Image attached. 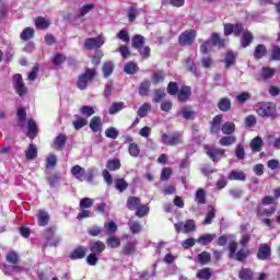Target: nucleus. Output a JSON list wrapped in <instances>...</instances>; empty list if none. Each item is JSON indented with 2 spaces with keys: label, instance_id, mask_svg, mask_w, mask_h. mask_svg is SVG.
Segmentation results:
<instances>
[{
  "label": "nucleus",
  "instance_id": "nucleus-22",
  "mask_svg": "<svg viewBox=\"0 0 280 280\" xmlns=\"http://www.w3.org/2000/svg\"><path fill=\"white\" fill-rule=\"evenodd\" d=\"M261 145H264V140H261L260 137L254 138L249 143V148H252L253 152H261Z\"/></svg>",
  "mask_w": 280,
  "mask_h": 280
},
{
  "label": "nucleus",
  "instance_id": "nucleus-63",
  "mask_svg": "<svg viewBox=\"0 0 280 280\" xmlns=\"http://www.w3.org/2000/svg\"><path fill=\"white\" fill-rule=\"evenodd\" d=\"M104 228L108 231L109 235L117 233V223H115L114 221L106 223Z\"/></svg>",
  "mask_w": 280,
  "mask_h": 280
},
{
  "label": "nucleus",
  "instance_id": "nucleus-34",
  "mask_svg": "<svg viewBox=\"0 0 280 280\" xmlns=\"http://www.w3.org/2000/svg\"><path fill=\"white\" fill-rule=\"evenodd\" d=\"M229 178L230 180H246V175L242 171H232Z\"/></svg>",
  "mask_w": 280,
  "mask_h": 280
},
{
  "label": "nucleus",
  "instance_id": "nucleus-56",
  "mask_svg": "<svg viewBox=\"0 0 280 280\" xmlns=\"http://www.w3.org/2000/svg\"><path fill=\"white\" fill-rule=\"evenodd\" d=\"M186 68L188 69V71H191L192 75H195L196 78L200 75V73H198V70L196 69V65H194V61L191 59L186 60Z\"/></svg>",
  "mask_w": 280,
  "mask_h": 280
},
{
  "label": "nucleus",
  "instance_id": "nucleus-33",
  "mask_svg": "<svg viewBox=\"0 0 280 280\" xmlns=\"http://www.w3.org/2000/svg\"><path fill=\"white\" fill-rule=\"evenodd\" d=\"M25 154H26V159H28L30 161L36 159L38 154V150L36 149V145L30 144V147L25 151Z\"/></svg>",
  "mask_w": 280,
  "mask_h": 280
},
{
  "label": "nucleus",
  "instance_id": "nucleus-48",
  "mask_svg": "<svg viewBox=\"0 0 280 280\" xmlns=\"http://www.w3.org/2000/svg\"><path fill=\"white\" fill-rule=\"evenodd\" d=\"M219 108H220V110H223L224 113H226V110H231V100L222 98L219 102Z\"/></svg>",
  "mask_w": 280,
  "mask_h": 280
},
{
  "label": "nucleus",
  "instance_id": "nucleus-51",
  "mask_svg": "<svg viewBox=\"0 0 280 280\" xmlns=\"http://www.w3.org/2000/svg\"><path fill=\"white\" fill-rule=\"evenodd\" d=\"M105 137H107V139H117V137H119V131L116 128L110 127L105 130Z\"/></svg>",
  "mask_w": 280,
  "mask_h": 280
},
{
  "label": "nucleus",
  "instance_id": "nucleus-14",
  "mask_svg": "<svg viewBox=\"0 0 280 280\" xmlns=\"http://www.w3.org/2000/svg\"><path fill=\"white\" fill-rule=\"evenodd\" d=\"M84 257H86V247L84 246H79L74 248L70 254V259L72 260L84 259Z\"/></svg>",
  "mask_w": 280,
  "mask_h": 280
},
{
  "label": "nucleus",
  "instance_id": "nucleus-28",
  "mask_svg": "<svg viewBox=\"0 0 280 280\" xmlns=\"http://www.w3.org/2000/svg\"><path fill=\"white\" fill-rule=\"evenodd\" d=\"M250 43H253V33H250L249 31H244L243 38L241 40L242 47H248Z\"/></svg>",
  "mask_w": 280,
  "mask_h": 280
},
{
  "label": "nucleus",
  "instance_id": "nucleus-58",
  "mask_svg": "<svg viewBox=\"0 0 280 280\" xmlns=\"http://www.w3.org/2000/svg\"><path fill=\"white\" fill-rule=\"evenodd\" d=\"M232 65H235V54H233V51H228L225 57V67L229 69Z\"/></svg>",
  "mask_w": 280,
  "mask_h": 280
},
{
  "label": "nucleus",
  "instance_id": "nucleus-3",
  "mask_svg": "<svg viewBox=\"0 0 280 280\" xmlns=\"http://www.w3.org/2000/svg\"><path fill=\"white\" fill-rule=\"evenodd\" d=\"M93 78H95V70L88 68L85 70V73H83L79 77V80L77 83L78 89H80V91H84V89H86V86H89V82H91L93 80Z\"/></svg>",
  "mask_w": 280,
  "mask_h": 280
},
{
  "label": "nucleus",
  "instance_id": "nucleus-52",
  "mask_svg": "<svg viewBox=\"0 0 280 280\" xmlns=\"http://www.w3.org/2000/svg\"><path fill=\"white\" fill-rule=\"evenodd\" d=\"M140 152H141V149L139 148V144H137V143L129 144L130 156L137 158V156H139Z\"/></svg>",
  "mask_w": 280,
  "mask_h": 280
},
{
  "label": "nucleus",
  "instance_id": "nucleus-19",
  "mask_svg": "<svg viewBox=\"0 0 280 280\" xmlns=\"http://www.w3.org/2000/svg\"><path fill=\"white\" fill-rule=\"evenodd\" d=\"M39 226H47L49 224V213L45 210H39L37 214Z\"/></svg>",
  "mask_w": 280,
  "mask_h": 280
},
{
  "label": "nucleus",
  "instance_id": "nucleus-18",
  "mask_svg": "<svg viewBox=\"0 0 280 280\" xmlns=\"http://www.w3.org/2000/svg\"><path fill=\"white\" fill-rule=\"evenodd\" d=\"M128 226H129V231H131L133 235H137L143 231V225L139 223V221L130 220L128 222Z\"/></svg>",
  "mask_w": 280,
  "mask_h": 280
},
{
  "label": "nucleus",
  "instance_id": "nucleus-26",
  "mask_svg": "<svg viewBox=\"0 0 280 280\" xmlns=\"http://www.w3.org/2000/svg\"><path fill=\"white\" fill-rule=\"evenodd\" d=\"M222 125V116L218 115L212 119L211 122V132L215 133V132H220V128Z\"/></svg>",
  "mask_w": 280,
  "mask_h": 280
},
{
  "label": "nucleus",
  "instance_id": "nucleus-35",
  "mask_svg": "<svg viewBox=\"0 0 280 280\" xmlns=\"http://www.w3.org/2000/svg\"><path fill=\"white\" fill-rule=\"evenodd\" d=\"M144 43H145V37H143L142 35H136L132 38V47H135L136 49H141Z\"/></svg>",
  "mask_w": 280,
  "mask_h": 280
},
{
  "label": "nucleus",
  "instance_id": "nucleus-59",
  "mask_svg": "<svg viewBox=\"0 0 280 280\" xmlns=\"http://www.w3.org/2000/svg\"><path fill=\"white\" fill-rule=\"evenodd\" d=\"M212 47H213V43L211 40H207V42L201 44L200 52L201 54H209V51H211Z\"/></svg>",
  "mask_w": 280,
  "mask_h": 280
},
{
  "label": "nucleus",
  "instance_id": "nucleus-62",
  "mask_svg": "<svg viewBox=\"0 0 280 280\" xmlns=\"http://www.w3.org/2000/svg\"><path fill=\"white\" fill-rule=\"evenodd\" d=\"M7 261L9 264H19V254H16L15 252H10L9 254H7Z\"/></svg>",
  "mask_w": 280,
  "mask_h": 280
},
{
  "label": "nucleus",
  "instance_id": "nucleus-12",
  "mask_svg": "<svg viewBox=\"0 0 280 280\" xmlns=\"http://www.w3.org/2000/svg\"><path fill=\"white\" fill-rule=\"evenodd\" d=\"M70 172L77 180H80V183H82V180H84V176H86V171L80 165H74Z\"/></svg>",
  "mask_w": 280,
  "mask_h": 280
},
{
  "label": "nucleus",
  "instance_id": "nucleus-4",
  "mask_svg": "<svg viewBox=\"0 0 280 280\" xmlns=\"http://www.w3.org/2000/svg\"><path fill=\"white\" fill-rule=\"evenodd\" d=\"M178 42H179V45H182L183 47H189L194 45V43L196 42V31L189 30V31L183 32L179 35Z\"/></svg>",
  "mask_w": 280,
  "mask_h": 280
},
{
  "label": "nucleus",
  "instance_id": "nucleus-32",
  "mask_svg": "<svg viewBox=\"0 0 280 280\" xmlns=\"http://www.w3.org/2000/svg\"><path fill=\"white\" fill-rule=\"evenodd\" d=\"M107 246H109V248H119L121 246V241H119V238H117V236L112 234L107 238Z\"/></svg>",
  "mask_w": 280,
  "mask_h": 280
},
{
  "label": "nucleus",
  "instance_id": "nucleus-61",
  "mask_svg": "<svg viewBox=\"0 0 280 280\" xmlns=\"http://www.w3.org/2000/svg\"><path fill=\"white\" fill-rule=\"evenodd\" d=\"M148 91H150V81H143L140 84L139 93L140 95H148Z\"/></svg>",
  "mask_w": 280,
  "mask_h": 280
},
{
  "label": "nucleus",
  "instance_id": "nucleus-46",
  "mask_svg": "<svg viewBox=\"0 0 280 280\" xmlns=\"http://www.w3.org/2000/svg\"><path fill=\"white\" fill-rule=\"evenodd\" d=\"M115 185L118 191H126L128 189V183L124 178L116 179Z\"/></svg>",
  "mask_w": 280,
  "mask_h": 280
},
{
  "label": "nucleus",
  "instance_id": "nucleus-13",
  "mask_svg": "<svg viewBox=\"0 0 280 280\" xmlns=\"http://www.w3.org/2000/svg\"><path fill=\"white\" fill-rule=\"evenodd\" d=\"M65 145H67V136L60 133L55 138L52 148L54 150H65Z\"/></svg>",
  "mask_w": 280,
  "mask_h": 280
},
{
  "label": "nucleus",
  "instance_id": "nucleus-37",
  "mask_svg": "<svg viewBox=\"0 0 280 280\" xmlns=\"http://www.w3.org/2000/svg\"><path fill=\"white\" fill-rule=\"evenodd\" d=\"M86 124H88V120L85 118L77 116V119L73 120L72 126L75 130H81V128H84Z\"/></svg>",
  "mask_w": 280,
  "mask_h": 280
},
{
  "label": "nucleus",
  "instance_id": "nucleus-9",
  "mask_svg": "<svg viewBox=\"0 0 280 280\" xmlns=\"http://www.w3.org/2000/svg\"><path fill=\"white\" fill-rule=\"evenodd\" d=\"M174 228L177 233H180V231L183 233H191V231H196V222H194V220H188L185 224H183V222L175 223Z\"/></svg>",
  "mask_w": 280,
  "mask_h": 280
},
{
  "label": "nucleus",
  "instance_id": "nucleus-25",
  "mask_svg": "<svg viewBox=\"0 0 280 280\" xmlns=\"http://www.w3.org/2000/svg\"><path fill=\"white\" fill-rule=\"evenodd\" d=\"M211 275H213V271L211 270V268H203L197 272V279L210 280Z\"/></svg>",
  "mask_w": 280,
  "mask_h": 280
},
{
  "label": "nucleus",
  "instance_id": "nucleus-20",
  "mask_svg": "<svg viewBox=\"0 0 280 280\" xmlns=\"http://www.w3.org/2000/svg\"><path fill=\"white\" fill-rule=\"evenodd\" d=\"M106 167L109 172H117V170L121 168V162L119 159H110L107 161Z\"/></svg>",
  "mask_w": 280,
  "mask_h": 280
},
{
  "label": "nucleus",
  "instance_id": "nucleus-49",
  "mask_svg": "<svg viewBox=\"0 0 280 280\" xmlns=\"http://www.w3.org/2000/svg\"><path fill=\"white\" fill-rule=\"evenodd\" d=\"M46 240L48 246H57L58 244H60V242H62V237L60 236L46 235Z\"/></svg>",
  "mask_w": 280,
  "mask_h": 280
},
{
  "label": "nucleus",
  "instance_id": "nucleus-16",
  "mask_svg": "<svg viewBox=\"0 0 280 280\" xmlns=\"http://www.w3.org/2000/svg\"><path fill=\"white\" fill-rule=\"evenodd\" d=\"M27 133L26 137H28V139H34L38 132V127L36 126V121H34L33 119H30L27 122Z\"/></svg>",
  "mask_w": 280,
  "mask_h": 280
},
{
  "label": "nucleus",
  "instance_id": "nucleus-23",
  "mask_svg": "<svg viewBox=\"0 0 280 280\" xmlns=\"http://www.w3.org/2000/svg\"><path fill=\"white\" fill-rule=\"evenodd\" d=\"M140 206H141V199H139L138 197H130L127 201V207L131 211H137V209H139Z\"/></svg>",
  "mask_w": 280,
  "mask_h": 280
},
{
  "label": "nucleus",
  "instance_id": "nucleus-40",
  "mask_svg": "<svg viewBox=\"0 0 280 280\" xmlns=\"http://www.w3.org/2000/svg\"><path fill=\"white\" fill-rule=\"evenodd\" d=\"M137 218H145L148 213H150V207L148 205H142L136 209Z\"/></svg>",
  "mask_w": 280,
  "mask_h": 280
},
{
  "label": "nucleus",
  "instance_id": "nucleus-44",
  "mask_svg": "<svg viewBox=\"0 0 280 280\" xmlns=\"http://www.w3.org/2000/svg\"><path fill=\"white\" fill-rule=\"evenodd\" d=\"M138 69L137 63L131 61L125 66L124 71L125 73H128V75H135V72L138 71Z\"/></svg>",
  "mask_w": 280,
  "mask_h": 280
},
{
  "label": "nucleus",
  "instance_id": "nucleus-41",
  "mask_svg": "<svg viewBox=\"0 0 280 280\" xmlns=\"http://www.w3.org/2000/svg\"><path fill=\"white\" fill-rule=\"evenodd\" d=\"M198 261L201 266H207L209 261H211V254L209 252H203L198 255Z\"/></svg>",
  "mask_w": 280,
  "mask_h": 280
},
{
  "label": "nucleus",
  "instance_id": "nucleus-36",
  "mask_svg": "<svg viewBox=\"0 0 280 280\" xmlns=\"http://www.w3.org/2000/svg\"><path fill=\"white\" fill-rule=\"evenodd\" d=\"M20 38L22 40H31V38H34V28L32 27L24 28V31L20 35Z\"/></svg>",
  "mask_w": 280,
  "mask_h": 280
},
{
  "label": "nucleus",
  "instance_id": "nucleus-6",
  "mask_svg": "<svg viewBox=\"0 0 280 280\" xmlns=\"http://www.w3.org/2000/svg\"><path fill=\"white\" fill-rule=\"evenodd\" d=\"M106 43V37L104 34L98 35L97 37H89L84 42L85 49H100Z\"/></svg>",
  "mask_w": 280,
  "mask_h": 280
},
{
  "label": "nucleus",
  "instance_id": "nucleus-31",
  "mask_svg": "<svg viewBox=\"0 0 280 280\" xmlns=\"http://www.w3.org/2000/svg\"><path fill=\"white\" fill-rule=\"evenodd\" d=\"M223 135H233L235 132V124L228 121L221 127Z\"/></svg>",
  "mask_w": 280,
  "mask_h": 280
},
{
  "label": "nucleus",
  "instance_id": "nucleus-2",
  "mask_svg": "<svg viewBox=\"0 0 280 280\" xmlns=\"http://www.w3.org/2000/svg\"><path fill=\"white\" fill-rule=\"evenodd\" d=\"M230 258L235 259L236 261H245L248 257V248L242 247L237 250V243L232 242L229 244Z\"/></svg>",
  "mask_w": 280,
  "mask_h": 280
},
{
  "label": "nucleus",
  "instance_id": "nucleus-29",
  "mask_svg": "<svg viewBox=\"0 0 280 280\" xmlns=\"http://www.w3.org/2000/svg\"><path fill=\"white\" fill-rule=\"evenodd\" d=\"M137 248V241H131L127 243L124 248H122V254L124 255H132Z\"/></svg>",
  "mask_w": 280,
  "mask_h": 280
},
{
  "label": "nucleus",
  "instance_id": "nucleus-30",
  "mask_svg": "<svg viewBox=\"0 0 280 280\" xmlns=\"http://www.w3.org/2000/svg\"><path fill=\"white\" fill-rule=\"evenodd\" d=\"M35 26L37 30H47V27H49V20L39 16L35 20Z\"/></svg>",
  "mask_w": 280,
  "mask_h": 280
},
{
  "label": "nucleus",
  "instance_id": "nucleus-45",
  "mask_svg": "<svg viewBox=\"0 0 280 280\" xmlns=\"http://www.w3.org/2000/svg\"><path fill=\"white\" fill-rule=\"evenodd\" d=\"M250 97H253V95L249 92H242L236 96V101L238 104H246Z\"/></svg>",
  "mask_w": 280,
  "mask_h": 280
},
{
  "label": "nucleus",
  "instance_id": "nucleus-1",
  "mask_svg": "<svg viewBox=\"0 0 280 280\" xmlns=\"http://www.w3.org/2000/svg\"><path fill=\"white\" fill-rule=\"evenodd\" d=\"M254 110L259 117H273L275 113H277V105L272 102H260L254 106Z\"/></svg>",
  "mask_w": 280,
  "mask_h": 280
},
{
  "label": "nucleus",
  "instance_id": "nucleus-7",
  "mask_svg": "<svg viewBox=\"0 0 280 280\" xmlns=\"http://www.w3.org/2000/svg\"><path fill=\"white\" fill-rule=\"evenodd\" d=\"M161 143L164 145H178L179 143H183V136L180 133H163L161 136Z\"/></svg>",
  "mask_w": 280,
  "mask_h": 280
},
{
  "label": "nucleus",
  "instance_id": "nucleus-53",
  "mask_svg": "<svg viewBox=\"0 0 280 280\" xmlns=\"http://www.w3.org/2000/svg\"><path fill=\"white\" fill-rule=\"evenodd\" d=\"M97 261H100V256H97V254L91 253L90 255H88L86 264L89 266H97Z\"/></svg>",
  "mask_w": 280,
  "mask_h": 280
},
{
  "label": "nucleus",
  "instance_id": "nucleus-54",
  "mask_svg": "<svg viewBox=\"0 0 280 280\" xmlns=\"http://www.w3.org/2000/svg\"><path fill=\"white\" fill-rule=\"evenodd\" d=\"M241 280H253V271L250 269H242L240 271Z\"/></svg>",
  "mask_w": 280,
  "mask_h": 280
},
{
  "label": "nucleus",
  "instance_id": "nucleus-21",
  "mask_svg": "<svg viewBox=\"0 0 280 280\" xmlns=\"http://www.w3.org/2000/svg\"><path fill=\"white\" fill-rule=\"evenodd\" d=\"M90 128L93 132H100L102 130V118L94 116L90 121Z\"/></svg>",
  "mask_w": 280,
  "mask_h": 280
},
{
  "label": "nucleus",
  "instance_id": "nucleus-43",
  "mask_svg": "<svg viewBox=\"0 0 280 280\" xmlns=\"http://www.w3.org/2000/svg\"><path fill=\"white\" fill-rule=\"evenodd\" d=\"M236 140L235 136H225L220 139L219 143L220 145H233Z\"/></svg>",
  "mask_w": 280,
  "mask_h": 280
},
{
  "label": "nucleus",
  "instance_id": "nucleus-15",
  "mask_svg": "<svg viewBox=\"0 0 280 280\" xmlns=\"http://www.w3.org/2000/svg\"><path fill=\"white\" fill-rule=\"evenodd\" d=\"M191 95V89L189 86H183L178 92H177V98L179 102H187Z\"/></svg>",
  "mask_w": 280,
  "mask_h": 280
},
{
  "label": "nucleus",
  "instance_id": "nucleus-60",
  "mask_svg": "<svg viewBox=\"0 0 280 280\" xmlns=\"http://www.w3.org/2000/svg\"><path fill=\"white\" fill-rule=\"evenodd\" d=\"M93 207V199L83 198L80 200V209H91Z\"/></svg>",
  "mask_w": 280,
  "mask_h": 280
},
{
  "label": "nucleus",
  "instance_id": "nucleus-39",
  "mask_svg": "<svg viewBox=\"0 0 280 280\" xmlns=\"http://www.w3.org/2000/svg\"><path fill=\"white\" fill-rule=\"evenodd\" d=\"M277 70L275 68H262L261 70V78L262 80H269V78H272Z\"/></svg>",
  "mask_w": 280,
  "mask_h": 280
},
{
  "label": "nucleus",
  "instance_id": "nucleus-38",
  "mask_svg": "<svg viewBox=\"0 0 280 280\" xmlns=\"http://www.w3.org/2000/svg\"><path fill=\"white\" fill-rule=\"evenodd\" d=\"M61 179L62 176L60 174H52L47 178L48 185H50V187H56L57 185H60Z\"/></svg>",
  "mask_w": 280,
  "mask_h": 280
},
{
  "label": "nucleus",
  "instance_id": "nucleus-50",
  "mask_svg": "<svg viewBox=\"0 0 280 280\" xmlns=\"http://www.w3.org/2000/svg\"><path fill=\"white\" fill-rule=\"evenodd\" d=\"M119 110H124V103H113L109 107V115H116V113H119Z\"/></svg>",
  "mask_w": 280,
  "mask_h": 280
},
{
  "label": "nucleus",
  "instance_id": "nucleus-8",
  "mask_svg": "<svg viewBox=\"0 0 280 280\" xmlns=\"http://www.w3.org/2000/svg\"><path fill=\"white\" fill-rule=\"evenodd\" d=\"M205 152L209 155V158L215 162L220 159H224V149L211 148L209 145H205Z\"/></svg>",
  "mask_w": 280,
  "mask_h": 280
},
{
  "label": "nucleus",
  "instance_id": "nucleus-11",
  "mask_svg": "<svg viewBox=\"0 0 280 280\" xmlns=\"http://www.w3.org/2000/svg\"><path fill=\"white\" fill-rule=\"evenodd\" d=\"M270 255H271L270 245L261 244L257 253L258 259L266 261V259H270Z\"/></svg>",
  "mask_w": 280,
  "mask_h": 280
},
{
  "label": "nucleus",
  "instance_id": "nucleus-55",
  "mask_svg": "<svg viewBox=\"0 0 280 280\" xmlns=\"http://www.w3.org/2000/svg\"><path fill=\"white\" fill-rule=\"evenodd\" d=\"M152 108V105L150 103H144L140 108L138 109V116L145 117L148 115V112Z\"/></svg>",
  "mask_w": 280,
  "mask_h": 280
},
{
  "label": "nucleus",
  "instance_id": "nucleus-42",
  "mask_svg": "<svg viewBox=\"0 0 280 280\" xmlns=\"http://www.w3.org/2000/svg\"><path fill=\"white\" fill-rule=\"evenodd\" d=\"M81 115H84V117H92V115H95V108L93 106L83 105L80 108Z\"/></svg>",
  "mask_w": 280,
  "mask_h": 280
},
{
  "label": "nucleus",
  "instance_id": "nucleus-47",
  "mask_svg": "<svg viewBox=\"0 0 280 280\" xmlns=\"http://www.w3.org/2000/svg\"><path fill=\"white\" fill-rule=\"evenodd\" d=\"M66 60H67V56H65V54L58 52L55 55L52 59V63L56 67H60V65H62V62H65Z\"/></svg>",
  "mask_w": 280,
  "mask_h": 280
},
{
  "label": "nucleus",
  "instance_id": "nucleus-27",
  "mask_svg": "<svg viewBox=\"0 0 280 280\" xmlns=\"http://www.w3.org/2000/svg\"><path fill=\"white\" fill-rule=\"evenodd\" d=\"M115 70V63H113L112 61H106L103 65V73H104V78H108L113 74V71Z\"/></svg>",
  "mask_w": 280,
  "mask_h": 280
},
{
  "label": "nucleus",
  "instance_id": "nucleus-24",
  "mask_svg": "<svg viewBox=\"0 0 280 280\" xmlns=\"http://www.w3.org/2000/svg\"><path fill=\"white\" fill-rule=\"evenodd\" d=\"M213 240H215V234H203L197 240V242L198 244H201V246H208V244H211Z\"/></svg>",
  "mask_w": 280,
  "mask_h": 280
},
{
  "label": "nucleus",
  "instance_id": "nucleus-10",
  "mask_svg": "<svg viewBox=\"0 0 280 280\" xmlns=\"http://www.w3.org/2000/svg\"><path fill=\"white\" fill-rule=\"evenodd\" d=\"M90 250L93 255H100L102 254L103 250H106V244L102 241H95L90 244Z\"/></svg>",
  "mask_w": 280,
  "mask_h": 280
},
{
  "label": "nucleus",
  "instance_id": "nucleus-57",
  "mask_svg": "<svg viewBox=\"0 0 280 280\" xmlns=\"http://www.w3.org/2000/svg\"><path fill=\"white\" fill-rule=\"evenodd\" d=\"M58 162V159L56 158V155L50 154L47 156L46 159V167L49 170L51 167H56V163Z\"/></svg>",
  "mask_w": 280,
  "mask_h": 280
},
{
  "label": "nucleus",
  "instance_id": "nucleus-5",
  "mask_svg": "<svg viewBox=\"0 0 280 280\" xmlns=\"http://www.w3.org/2000/svg\"><path fill=\"white\" fill-rule=\"evenodd\" d=\"M12 84L15 90V93L23 97V95H27V88L25 86V82H23V77L18 73L12 79Z\"/></svg>",
  "mask_w": 280,
  "mask_h": 280
},
{
  "label": "nucleus",
  "instance_id": "nucleus-17",
  "mask_svg": "<svg viewBox=\"0 0 280 280\" xmlns=\"http://www.w3.org/2000/svg\"><path fill=\"white\" fill-rule=\"evenodd\" d=\"M266 54H268V48H266L264 44H259L254 50V58L256 60H261V58H264Z\"/></svg>",
  "mask_w": 280,
  "mask_h": 280
},
{
  "label": "nucleus",
  "instance_id": "nucleus-64",
  "mask_svg": "<svg viewBox=\"0 0 280 280\" xmlns=\"http://www.w3.org/2000/svg\"><path fill=\"white\" fill-rule=\"evenodd\" d=\"M271 60H280V47L273 46L271 51Z\"/></svg>",
  "mask_w": 280,
  "mask_h": 280
}]
</instances>
